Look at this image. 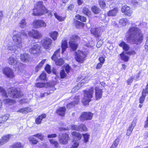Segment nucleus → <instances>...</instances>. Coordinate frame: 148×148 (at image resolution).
<instances>
[{
  "instance_id": "f704fd0d",
  "label": "nucleus",
  "mask_w": 148,
  "mask_h": 148,
  "mask_svg": "<svg viewBox=\"0 0 148 148\" xmlns=\"http://www.w3.org/2000/svg\"><path fill=\"white\" fill-rule=\"evenodd\" d=\"M119 23V25L122 26H125L129 23V21L127 19L123 18L120 20Z\"/></svg>"
},
{
  "instance_id": "aec40b11",
  "label": "nucleus",
  "mask_w": 148,
  "mask_h": 148,
  "mask_svg": "<svg viewBox=\"0 0 148 148\" xmlns=\"http://www.w3.org/2000/svg\"><path fill=\"white\" fill-rule=\"evenodd\" d=\"M12 135L8 134L3 136L0 140V147L8 141Z\"/></svg>"
},
{
  "instance_id": "09e8293b",
  "label": "nucleus",
  "mask_w": 148,
  "mask_h": 148,
  "mask_svg": "<svg viewBox=\"0 0 148 148\" xmlns=\"http://www.w3.org/2000/svg\"><path fill=\"white\" fill-rule=\"evenodd\" d=\"M92 10L95 14H98L100 11L99 9L95 6H92Z\"/></svg>"
},
{
  "instance_id": "0eeeda50",
  "label": "nucleus",
  "mask_w": 148,
  "mask_h": 148,
  "mask_svg": "<svg viewBox=\"0 0 148 148\" xmlns=\"http://www.w3.org/2000/svg\"><path fill=\"white\" fill-rule=\"evenodd\" d=\"M72 134L74 139L73 144L72 145V148H76L79 145L78 141L81 139L82 136L79 133L75 132H72Z\"/></svg>"
},
{
  "instance_id": "bb28decb",
  "label": "nucleus",
  "mask_w": 148,
  "mask_h": 148,
  "mask_svg": "<svg viewBox=\"0 0 148 148\" xmlns=\"http://www.w3.org/2000/svg\"><path fill=\"white\" fill-rule=\"evenodd\" d=\"M66 109L65 107H60L56 111L57 113L61 116H64L65 114Z\"/></svg>"
},
{
  "instance_id": "39448f33",
  "label": "nucleus",
  "mask_w": 148,
  "mask_h": 148,
  "mask_svg": "<svg viewBox=\"0 0 148 148\" xmlns=\"http://www.w3.org/2000/svg\"><path fill=\"white\" fill-rule=\"evenodd\" d=\"M8 95L10 97L19 99L23 96L22 93L15 88L9 89Z\"/></svg>"
},
{
  "instance_id": "ddd939ff",
  "label": "nucleus",
  "mask_w": 148,
  "mask_h": 148,
  "mask_svg": "<svg viewBox=\"0 0 148 148\" xmlns=\"http://www.w3.org/2000/svg\"><path fill=\"white\" fill-rule=\"evenodd\" d=\"M42 45L46 49H49L51 47L52 40L50 38H46L42 40Z\"/></svg>"
},
{
  "instance_id": "9b49d317",
  "label": "nucleus",
  "mask_w": 148,
  "mask_h": 148,
  "mask_svg": "<svg viewBox=\"0 0 148 148\" xmlns=\"http://www.w3.org/2000/svg\"><path fill=\"white\" fill-rule=\"evenodd\" d=\"M70 138L69 135L66 133L60 134L59 136L60 143L62 144H66L68 143Z\"/></svg>"
},
{
  "instance_id": "13d9d810",
  "label": "nucleus",
  "mask_w": 148,
  "mask_h": 148,
  "mask_svg": "<svg viewBox=\"0 0 148 148\" xmlns=\"http://www.w3.org/2000/svg\"><path fill=\"white\" fill-rule=\"evenodd\" d=\"M39 79L42 80H45L46 78V75L45 73H42L40 76Z\"/></svg>"
},
{
  "instance_id": "bf43d9fd",
  "label": "nucleus",
  "mask_w": 148,
  "mask_h": 148,
  "mask_svg": "<svg viewBox=\"0 0 148 148\" xmlns=\"http://www.w3.org/2000/svg\"><path fill=\"white\" fill-rule=\"evenodd\" d=\"M45 71L49 73V74L51 73V71L50 70V65L48 64H47L45 68Z\"/></svg>"
},
{
  "instance_id": "72a5a7b5",
  "label": "nucleus",
  "mask_w": 148,
  "mask_h": 148,
  "mask_svg": "<svg viewBox=\"0 0 148 148\" xmlns=\"http://www.w3.org/2000/svg\"><path fill=\"white\" fill-rule=\"evenodd\" d=\"M46 59H43L35 67V71L38 72L42 66L46 61Z\"/></svg>"
},
{
  "instance_id": "dca6fc26",
  "label": "nucleus",
  "mask_w": 148,
  "mask_h": 148,
  "mask_svg": "<svg viewBox=\"0 0 148 148\" xmlns=\"http://www.w3.org/2000/svg\"><path fill=\"white\" fill-rule=\"evenodd\" d=\"M28 34L29 36L36 39L40 38L42 36V34L38 31L34 29L32 30V31L29 32Z\"/></svg>"
},
{
  "instance_id": "052dcab7",
  "label": "nucleus",
  "mask_w": 148,
  "mask_h": 148,
  "mask_svg": "<svg viewBox=\"0 0 148 148\" xmlns=\"http://www.w3.org/2000/svg\"><path fill=\"white\" fill-rule=\"evenodd\" d=\"M64 68L66 73L68 74L70 69V67L69 65H66L65 66Z\"/></svg>"
},
{
  "instance_id": "58836bf2",
  "label": "nucleus",
  "mask_w": 148,
  "mask_h": 148,
  "mask_svg": "<svg viewBox=\"0 0 148 148\" xmlns=\"http://www.w3.org/2000/svg\"><path fill=\"white\" fill-rule=\"evenodd\" d=\"M3 101L5 103L10 105L15 103V101L14 100L9 99H4Z\"/></svg>"
},
{
  "instance_id": "4c0bfd02",
  "label": "nucleus",
  "mask_w": 148,
  "mask_h": 148,
  "mask_svg": "<svg viewBox=\"0 0 148 148\" xmlns=\"http://www.w3.org/2000/svg\"><path fill=\"white\" fill-rule=\"evenodd\" d=\"M79 131H87V129L86 127L83 124H80L78 125Z\"/></svg>"
},
{
  "instance_id": "3c124183",
  "label": "nucleus",
  "mask_w": 148,
  "mask_h": 148,
  "mask_svg": "<svg viewBox=\"0 0 148 148\" xmlns=\"http://www.w3.org/2000/svg\"><path fill=\"white\" fill-rule=\"evenodd\" d=\"M120 140V138L118 137L114 141L112 146L116 147L117 146Z\"/></svg>"
},
{
  "instance_id": "a19ab883",
  "label": "nucleus",
  "mask_w": 148,
  "mask_h": 148,
  "mask_svg": "<svg viewBox=\"0 0 148 148\" xmlns=\"http://www.w3.org/2000/svg\"><path fill=\"white\" fill-rule=\"evenodd\" d=\"M54 15L55 18L60 21H64L65 19L64 18L60 16L56 13H54Z\"/></svg>"
},
{
  "instance_id": "f257e3e1",
  "label": "nucleus",
  "mask_w": 148,
  "mask_h": 148,
  "mask_svg": "<svg viewBox=\"0 0 148 148\" xmlns=\"http://www.w3.org/2000/svg\"><path fill=\"white\" fill-rule=\"evenodd\" d=\"M129 36L128 38L129 42L133 44L138 45L141 44L143 39V36L141 31L136 27H130L128 32Z\"/></svg>"
},
{
  "instance_id": "8fccbe9b",
  "label": "nucleus",
  "mask_w": 148,
  "mask_h": 148,
  "mask_svg": "<svg viewBox=\"0 0 148 148\" xmlns=\"http://www.w3.org/2000/svg\"><path fill=\"white\" fill-rule=\"evenodd\" d=\"M33 136L36 137L41 140H42L44 138L43 135L40 133L34 135H33Z\"/></svg>"
},
{
  "instance_id": "c756f323",
  "label": "nucleus",
  "mask_w": 148,
  "mask_h": 148,
  "mask_svg": "<svg viewBox=\"0 0 148 148\" xmlns=\"http://www.w3.org/2000/svg\"><path fill=\"white\" fill-rule=\"evenodd\" d=\"M31 111V109L29 107H26L21 108L18 110L17 112L22 113L23 114H26Z\"/></svg>"
},
{
  "instance_id": "20e7f679",
  "label": "nucleus",
  "mask_w": 148,
  "mask_h": 148,
  "mask_svg": "<svg viewBox=\"0 0 148 148\" xmlns=\"http://www.w3.org/2000/svg\"><path fill=\"white\" fill-rule=\"evenodd\" d=\"M94 88L92 87L88 90L84 91V97L82 101L84 105H88V103L91 101V99L92 97Z\"/></svg>"
},
{
  "instance_id": "b1692460",
  "label": "nucleus",
  "mask_w": 148,
  "mask_h": 148,
  "mask_svg": "<svg viewBox=\"0 0 148 148\" xmlns=\"http://www.w3.org/2000/svg\"><path fill=\"white\" fill-rule=\"evenodd\" d=\"M136 121L134 120L127 130L126 134L127 135L129 136L131 134L134 127L136 125Z\"/></svg>"
},
{
  "instance_id": "79ce46f5",
  "label": "nucleus",
  "mask_w": 148,
  "mask_h": 148,
  "mask_svg": "<svg viewBox=\"0 0 148 148\" xmlns=\"http://www.w3.org/2000/svg\"><path fill=\"white\" fill-rule=\"evenodd\" d=\"M0 92L2 96L4 97H8L6 92L5 90L1 87H0Z\"/></svg>"
},
{
  "instance_id": "5fc2aeb1",
  "label": "nucleus",
  "mask_w": 148,
  "mask_h": 148,
  "mask_svg": "<svg viewBox=\"0 0 148 148\" xmlns=\"http://www.w3.org/2000/svg\"><path fill=\"white\" fill-rule=\"evenodd\" d=\"M84 138V141L85 143L88 141L89 138V135L87 134H86L83 135Z\"/></svg>"
},
{
  "instance_id": "864d4df0",
  "label": "nucleus",
  "mask_w": 148,
  "mask_h": 148,
  "mask_svg": "<svg viewBox=\"0 0 148 148\" xmlns=\"http://www.w3.org/2000/svg\"><path fill=\"white\" fill-rule=\"evenodd\" d=\"M76 24H77L76 26L77 28H79L80 27H82L84 26V23L79 21H76Z\"/></svg>"
},
{
  "instance_id": "0e129e2a",
  "label": "nucleus",
  "mask_w": 148,
  "mask_h": 148,
  "mask_svg": "<svg viewBox=\"0 0 148 148\" xmlns=\"http://www.w3.org/2000/svg\"><path fill=\"white\" fill-rule=\"evenodd\" d=\"M142 95V96L140 97L139 99L140 103H143L146 96L145 95Z\"/></svg>"
},
{
  "instance_id": "a18cd8bd",
  "label": "nucleus",
  "mask_w": 148,
  "mask_h": 148,
  "mask_svg": "<svg viewBox=\"0 0 148 148\" xmlns=\"http://www.w3.org/2000/svg\"><path fill=\"white\" fill-rule=\"evenodd\" d=\"M19 26L22 28H23L25 27L26 25V23L25 22V19H22L19 23Z\"/></svg>"
},
{
  "instance_id": "603ef678",
  "label": "nucleus",
  "mask_w": 148,
  "mask_h": 148,
  "mask_svg": "<svg viewBox=\"0 0 148 148\" xmlns=\"http://www.w3.org/2000/svg\"><path fill=\"white\" fill-rule=\"evenodd\" d=\"M99 4L100 6L102 8H104L106 6L105 2L103 0H99Z\"/></svg>"
},
{
  "instance_id": "7ed1b4c3",
  "label": "nucleus",
  "mask_w": 148,
  "mask_h": 148,
  "mask_svg": "<svg viewBox=\"0 0 148 148\" xmlns=\"http://www.w3.org/2000/svg\"><path fill=\"white\" fill-rule=\"evenodd\" d=\"M33 14L35 16L41 15L47 12V10L42 1H38L33 9Z\"/></svg>"
},
{
  "instance_id": "412c9836",
  "label": "nucleus",
  "mask_w": 148,
  "mask_h": 148,
  "mask_svg": "<svg viewBox=\"0 0 148 148\" xmlns=\"http://www.w3.org/2000/svg\"><path fill=\"white\" fill-rule=\"evenodd\" d=\"M101 28L100 27L97 28H92L91 29V33L97 37L99 36L100 35Z\"/></svg>"
},
{
  "instance_id": "cd10ccee",
  "label": "nucleus",
  "mask_w": 148,
  "mask_h": 148,
  "mask_svg": "<svg viewBox=\"0 0 148 148\" xmlns=\"http://www.w3.org/2000/svg\"><path fill=\"white\" fill-rule=\"evenodd\" d=\"M46 116V115L45 114H43L39 116L36 119V123L37 124H40L42 119L45 118Z\"/></svg>"
},
{
  "instance_id": "7c9ffc66",
  "label": "nucleus",
  "mask_w": 148,
  "mask_h": 148,
  "mask_svg": "<svg viewBox=\"0 0 148 148\" xmlns=\"http://www.w3.org/2000/svg\"><path fill=\"white\" fill-rule=\"evenodd\" d=\"M36 86L38 88L47 87L49 86V84L48 83H44L43 82H38L36 84Z\"/></svg>"
},
{
  "instance_id": "f3484780",
  "label": "nucleus",
  "mask_w": 148,
  "mask_h": 148,
  "mask_svg": "<svg viewBox=\"0 0 148 148\" xmlns=\"http://www.w3.org/2000/svg\"><path fill=\"white\" fill-rule=\"evenodd\" d=\"M95 97L96 100L100 99L102 97L103 91L102 89L99 87H96L95 88Z\"/></svg>"
},
{
  "instance_id": "338daca9",
  "label": "nucleus",
  "mask_w": 148,
  "mask_h": 148,
  "mask_svg": "<svg viewBox=\"0 0 148 148\" xmlns=\"http://www.w3.org/2000/svg\"><path fill=\"white\" fill-rule=\"evenodd\" d=\"M57 136L56 134H49L48 135L47 137L48 138H54Z\"/></svg>"
},
{
  "instance_id": "4468645a",
  "label": "nucleus",
  "mask_w": 148,
  "mask_h": 148,
  "mask_svg": "<svg viewBox=\"0 0 148 148\" xmlns=\"http://www.w3.org/2000/svg\"><path fill=\"white\" fill-rule=\"evenodd\" d=\"M78 38V36L76 35H73L71 37L69 43L71 48L73 50H75L77 48V45L75 42Z\"/></svg>"
},
{
  "instance_id": "c85d7f7f",
  "label": "nucleus",
  "mask_w": 148,
  "mask_h": 148,
  "mask_svg": "<svg viewBox=\"0 0 148 148\" xmlns=\"http://www.w3.org/2000/svg\"><path fill=\"white\" fill-rule=\"evenodd\" d=\"M119 46L122 47L123 49L125 51H127L130 48L129 45L124 42H121L119 45Z\"/></svg>"
},
{
  "instance_id": "c03bdc74",
  "label": "nucleus",
  "mask_w": 148,
  "mask_h": 148,
  "mask_svg": "<svg viewBox=\"0 0 148 148\" xmlns=\"http://www.w3.org/2000/svg\"><path fill=\"white\" fill-rule=\"evenodd\" d=\"M75 17L77 19L80 20L82 21L85 22L86 21V18L83 16L77 15Z\"/></svg>"
},
{
  "instance_id": "4d7b16f0",
  "label": "nucleus",
  "mask_w": 148,
  "mask_h": 148,
  "mask_svg": "<svg viewBox=\"0 0 148 148\" xmlns=\"http://www.w3.org/2000/svg\"><path fill=\"white\" fill-rule=\"evenodd\" d=\"M9 114H6L3 116H1V118L3 120V121L5 122L9 118Z\"/></svg>"
},
{
  "instance_id": "1a4fd4ad",
  "label": "nucleus",
  "mask_w": 148,
  "mask_h": 148,
  "mask_svg": "<svg viewBox=\"0 0 148 148\" xmlns=\"http://www.w3.org/2000/svg\"><path fill=\"white\" fill-rule=\"evenodd\" d=\"M3 73L8 77L11 79L15 77L13 70L11 68L6 67L2 70Z\"/></svg>"
},
{
  "instance_id": "f8f14e48",
  "label": "nucleus",
  "mask_w": 148,
  "mask_h": 148,
  "mask_svg": "<svg viewBox=\"0 0 148 148\" xmlns=\"http://www.w3.org/2000/svg\"><path fill=\"white\" fill-rule=\"evenodd\" d=\"M76 60L78 62L82 63L84 60V58L86 56L85 53L83 52L79 51L76 53Z\"/></svg>"
},
{
  "instance_id": "6e6552de",
  "label": "nucleus",
  "mask_w": 148,
  "mask_h": 148,
  "mask_svg": "<svg viewBox=\"0 0 148 148\" xmlns=\"http://www.w3.org/2000/svg\"><path fill=\"white\" fill-rule=\"evenodd\" d=\"M93 114L90 112H82L79 117L81 121L91 120L93 116Z\"/></svg>"
},
{
  "instance_id": "49530a36",
  "label": "nucleus",
  "mask_w": 148,
  "mask_h": 148,
  "mask_svg": "<svg viewBox=\"0 0 148 148\" xmlns=\"http://www.w3.org/2000/svg\"><path fill=\"white\" fill-rule=\"evenodd\" d=\"M34 136H31L29 138V140L30 142L32 143L33 144H36L38 143L37 140L33 137Z\"/></svg>"
},
{
  "instance_id": "680f3d73",
  "label": "nucleus",
  "mask_w": 148,
  "mask_h": 148,
  "mask_svg": "<svg viewBox=\"0 0 148 148\" xmlns=\"http://www.w3.org/2000/svg\"><path fill=\"white\" fill-rule=\"evenodd\" d=\"M133 76L130 77L127 81V83L128 85L130 84L133 82L134 80Z\"/></svg>"
},
{
  "instance_id": "ea45409f",
  "label": "nucleus",
  "mask_w": 148,
  "mask_h": 148,
  "mask_svg": "<svg viewBox=\"0 0 148 148\" xmlns=\"http://www.w3.org/2000/svg\"><path fill=\"white\" fill-rule=\"evenodd\" d=\"M14 148H23V145H21L20 142H18L14 143L13 145Z\"/></svg>"
},
{
  "instance_id": "774afa93",
  "label": "nucleus",
  "mask_w": 148,
  "mask_h": 148,
  "mask_svg": "<svg viewBox=\"0 0 148 148\" xmlns=\"http://www.w3.org/2000/svg\"><path fill=\"white\" fill-rule=\"evenodd\" d=\"M140 72H139L136 75L133 76V78H134V80H136L137 79H138L140 76Z\"/></svg>"
},
{
  "instance_id": "a211bd4d",
  "label": "nucleus",
  "mask_w": 148,
  "mask_h": 148,
  "mask_svg": "<svg viewBox=\"0 0 148 148\" xmlns=\"http://www.w3.org/2000/svg\"><path fill=\"white\" fill-rule=\"evenodd\" d=\"M121 11L125 15L128 16H130L132 13V11L130 10V7L126 5H124L122 7Z\"/></svg>"
},
{
  "instance_id": "2eb2a0df",
  "label": "nucleus",
  "mask_w": 148,
  "mask_h": 148,
  "mask_svg": "<svg viewBox=\"0 0 148 148\" xmlns=\"http://www.w3.org/2000/svg\"><path fill=\"white\" fill-rule=\"evenodd\" d=\"M33 27L35 28L45 27L46 23L42 20H35L33 23Z\"/></svg>"
},
{
  "instance_id": "5701e85b",
  "label": "nucleus",
  "mask_w": 148,
  "mask_h": 148,
  "mask_svg": "<svg viewBox=\"0 0 148 148\" xmlns=\"http://www.w3.org/2000/svg\"><path fill=\"white\" fill-rule=\"evenodd\" d=\"M79 96H76L75 97L74 101L69 103L66 106L67 108L69 109L74 107L75 104H76L78 103L79 101Z\"/></svg>"
},
{
  "instance_id": "4be33fe9",
  "label": "nucleus",
  "mask_w": 148,
  "mask_h": 148,
  "mask_svg": "<svg viewBox=\"0 0 148 148\" xmlns=\"http://www.w3.org/2000/svg\"><path fill=\"white\" fill-rule=\"evenodd\" d=\"M86 79H87L85 78L82 79L81 81V82L79 83L77 86H76L74 88L72 89V92H74L75 90H78L79 88L84 85V83L87 82L88 80Z\"/></svg>"
},
{
  "instance_id": "f03ea898",
  "label": "nucleus",
  "mask_w": 148,
  "mask_h": 148,
  "mask_svg": "<svg viewBox=\"0 0 148 148\" xmlns=\"http://www.w3.org/2000/svg\"><path fill=\"white\" fill-rule=\"evenodd\" d=\"M13 39L14 43V45L12 42L8 41L7 42L6 48L9 50L14 52L18 48H21L22 47L21 38V36L18 34L13 36Z\"/></svg>"
},
{
  "instance_id": "2f4dec72",
  "label": "nucleus",
  "mask_w": 148,
  "mask_h": 148,
  "mask_svg": "<svg viewBox=\"0 0 148 148\" xmlns=\"http://www.w3.org/2000/svg\"><path fill=\"white\" fill-rule=\"evenodd\" d=\"M67 42L66 40H62L61 47L62 48V53H63L67 47Z\"/></svg>"
},
{
  "instance_id": "69168bd1",
  "label": "nucleus",
  "mask_w": 148,
  "mask_h": 148,
  "mask_svg": "<svg viewBox=\"0 0 148 148\" xmlns=\"http://www.w3.org/2000/svg\"><path fill=\"white\" fill-rule=\"evenodd\" d=\"M145 47L146 51H148V36L147 37L146 42L145 43Z\"/></svg>"
},
{
  "instance_id": "a878e982",
  "label": "nucleus",
  "mask_w": 148,
  "mask_h": 148,
  "mask_svg": "<svg viewBox=\"0 0 148 148\" xmlns=\"http://www.w3.org/2000/svg\"><path fill=\"white\" fill-rule=\"evenodd\" d=\"M118 9L117 8H114L113 9L109 11L107 14L109 16H115L118 12Z\"/></svg>"
},
{
  "instance_id": "6e6d98bb",
  "label": "nucleus",
  "mask_w": 148,
  "mask_h": 148,
  "mask_svg": "<svg viewBox=\"0 0 148 148\" xmlns=\"http://www.w3.org/2000/svg\"><path fill=\"white\" fill-rule=\"evenodd\" d=\"M70 128L73 130L79 131L78 126L75 125H71Z\"/></svg>"
},
{
  "instance_id": "6ab92c4d",
  "label": "nucleus",
  "mask_w": 148,
  "mask_h": 148,
  "mask_svg": "<svg viewBox=\"0 0 148 148\" xmlns=\"http://www.w3.org/2000/svg\"><path fill=\"white\" fill-rule=\"evenodd\" d=\"M8 62L10 64L14 66L18 65V63L19 64L16 56L10 57L8 59Z\"/></svg>"
},
{
  "instance_id": "393cba45",
  "label": "nucleus",
  "mask_w": 148,
  "mask_h": 148,
  "mask_svg": "<svg viewBox=\"0 0 148 148\" xmlns=\"http://www.w3.org/2000/svg\"><path fill=\"white\" fill-rule=\"evenodd\" d=\"M20 59L21 60L24 62H29L31 60V58L28 54L25 53L23 54H21Z\"/></svg>"
},
{
  "instance_id": "e2e57ef3",
  "label": "nucleus",
  "mask_w": 148,
  "mask_h": 148,
  "mask_svg": "<svg viewBox=\"0 0 148 148\" xmlns=\"http://www.w3.org/2000/svg\"><path fill=\"white\" fill-rule=\"evenodd\" d=\"M148 94V87L146 86L145 89L143 90L142 92V95H145L146 96V94Z\"/></svg>"
},
{
  "instance_id": "473e14b6",
  "label": "nucleus",
  "mask_w": 148,
  "mask_h": 148,
  "mask_svg": "<svg viewBox=\"0 0 148 148\" xmlns=\"http://www.w3.org/2000/svg\"><path fill=\"white\" fill-rule=\"evenodd\" d=\"M59 34L58 32L56 31L51 32L50 33V37L54 40H56L57 39L58 36Z\"/></svg>"
},
{
  "instance_id": "e433bc0d",
  "label": "nucleus",
  "mask_w": 148,
  "mask_h": 148,
  "mask_svg": "<svg viewBox=\"0 0 148 148\" xmlns=\"http://www.w3.org/2000/svg\"><path fill=\"white\" fill-rule=\"evenodd\" d=\"M82 12L87 16L90 17L91 15L90 12L88 9L86 7H84L83 8Z\"/></svg>"
},
{
  "instance_id": "37998d69",
  "label": "nucleus",
  "mask_w": 148,
  "mask_h": 148,
  "mask_svg": "<svg viewBox=\"0 0 148 148\" xmlns=\"http://www.w3.org/2000/svg\"><path fill=\"white\" fill-rule=\"evenodd\" d=\"M64 69L61 70L60 72V75L61 79L65 78L67 75Z\"/></svg>"
},
{
  "instance_id": "423d86ee",
  "label": "nucleus",
  "mask_w": 148,
  "mask_h": 148,
  "mask_svg": "<svg viewBox=\"0 0 148 148\" xmlns=\"http://www.w3.org/2000/svg\"><path fill=\"white\" fill-rule=\"evenodd\" d=\"M60 49H58L55 51L51 57V59L55 61V63L57 65L60 66L64 63V61L62 59H58V57L60 55Z\"/></svg>"
},
{
  "instance_id": "9d476101",
  "label": "nucleus",
  "mask_w": 148,
  "mask_h": 148,
  "mask_svg": "<svg viewBox=\"0 0 148 148\" xmlns=\"http://www.w3.org/2000/svg\"><path fill=\"white\" fill-rule=\"evenodd\" d=\"M40 44L35 43L33 45H32L29 49V52L34 55H38L40 52Z\"/></svg>"
},
{
  "instance_id": "de8ad7c7",
  "label": "nucleus",
  "mask_w": 148,
  "mask_h": 148,
  "mask_svg": "<svg viewBox=\"0 0 148 148\" xmlns=\"http://www.w3.org/2000/svg\"><path fill=\"white\" fill-rule=\"evenodd\" d=\"M50 143L53 145L55 147H59V144L58 143L57 141L53 139L49 140Z\"/></svg>"
},
{
  "instance_id": "c9c22d12",
  "label": "nucleus",
  "mask_w": 148,
  "mask_h": 148,
  "mask_svg": "<svg viewBox=\"0 0 148 148\" xmlns=\"http://www.w3.org/2000/svg\"><path fill=\"white\" fill-rule=\"evenodd\" d=\"M120 56L121 59L123 60L125 62H127L128 60L129 57L124 54V52L120 54Z\"/></svg>"
}]
</instances>
